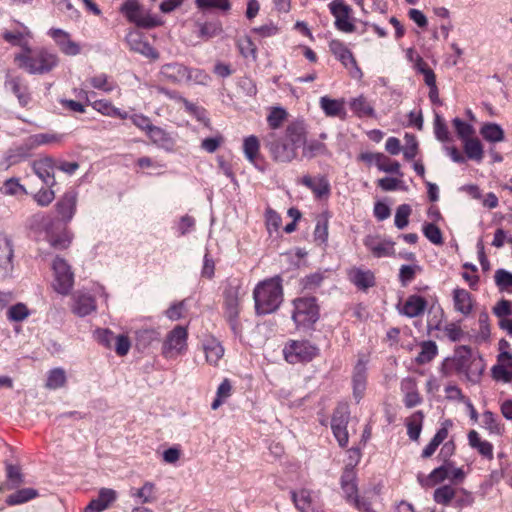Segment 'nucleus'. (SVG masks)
<instances>
[{"instance_id":"nucleus-56","label":"nucleus","mask_w":512,"mask_h":512,"mask_svg":"<svg viewBox=\"0 0 512 512\" xmlns=\"http://www.w3.org/2000/svg\"><path fill=\"white\" fill-rule=\"evenodd\" d=\"M6 476L9 483V488L11 489L16 488L23 483V475L21 474L19 466L7 464Z\"/></svg>"},{"instance_id":"nucleus-40","label":"nucleus","mask_w":512,"mask_h":512,"mask_svg":"<svg viewBox=\"0 0 512 512\" xmlns=\"http://www.w3.org/2000/svg\"><path fill=\"white\" fill-rule=\"evenodd\" d=\"M38 496V491L34 488H23L19 489L16 492L10 494L6 498V503L9 506H15L19 504L26 503Z\"/></svg>"},{"instance_id":"nucleus-37","label":"nucleus","mask_w":512,"mask_h":512,"mask_svg":"<svg viewBox=\"0 0 512 512\" xmlns=\"http://www.w3.org/2000/svg\"><path fill=\"white\" fill-rule=\"evenodd\" d=\"M424 413L421 410L414 412L406 422L407 434L413 441H417L422 431Z\"/></svg>"},{"instance_id":"nucleus-55","label":"nucleus","mask_w":512,"mask_h":512,"mask_svg":"<svg viewBox=\"0 0 512 512\" xmlns=\"http://www.w3.org/2000/svg\"><path fill=\"white\" fill-rule=\"evenodd\" d=\"M238 48H239L240 54L244 58H252L253 60H256L257 47L253 43V41L250 37L246 36L243 39H240L238 41Z\"/></svg>"},{"instance_id":"nucleus-28","label":"nucleus","mask_w":512,"mask_h":512,"mask_svg":"<svg viewBox=\"0 0 512 512\" xmlns=\"http://www.w3.org/2000/svg\"><path fill=\"white\" fill-rule=\"evenodd\" d=\"M96 310V302L89 294L74 295L73 312L80 317H85Z\"/></svg>"},{"instance_id":"nucleus-54","label":"nucleus","mask_w":512,"mask_h":512,"mask_svg":"<svg viewBox=\"0 0 512 512\" xmlns=\"http://www.w3.org/2000/svg\"><path fill=\"white\" fill-rule=\"evenodd\" d=\"M323 280H324V273L318 271V272L306 275L304 278H302L301 285L304 290L314 291L318 287L321 286Z\"/></svg>"},{"instance_id":"nucleus-58","label":"nucleus","mask_w":512,"mask_h":512,"mask_svg":"<svg viewBox=\"0 0 512 512\" xmlns=\"http://www.w3.org/2000/svg\"><path fill=\"white\" fill-rule=\"evenodd\" d=\"M485 365L481 357L478 360H473L467 370V377L469 381L476 384L480 381L481 375L483 374Z\"/></svg>"},{"instance_id":"nucleus-48","label":"nucleus","mask_w":512,"mask_h":512,"mask_svg":"<svg viewBox=\"0 0 512 512\" xmlns=\"http://www.w3.org/2000/svg\"><path fill=\"white\" fill-rule=\"evenodd\" d=\"M422 232L424 236L434 245L443 244V236L440 228L430 222H425L422 226Z\"/></svg>"},{"instance_id":"nucleus-26","label":"nucleus","mask_w":512,"mask_h":512,"mask_svg":"<svg viewBox=\"0 0 512 512\" xmlns=\"http://www.w3.org/2000/svg\"><path fill=\"white\" fill-rule=\"evenodd\" d=\"M366 366L361 360L358 361L354 368V374L352 378L353 382V396L356 399V402L362 399L364 391L366 389Z\"/></svg>"},{"instance_id":"nucleus-53","label":"nucleus","mask_w":512,"mask_h":512,"mask_svg":"<svg viewBox=\"0 0 512 512\" xmlns=\"http://www.w3.org/2000/svg\"><path fill=\"white\" fill-rule=\"evenodd\" d=\"M411 211L409 204H401L397 207L394 224L398 229H404L408 225Z\"/></svg>"},{"instance_id":"nucleus-45","label":"nucleus","mask_w":512,"mask_h":512,"mask_svg":"<svg viewBox=\"0 0 512 512\" xmlns=\"http://www.w3.org/2000/svg\"><path fill=\"white\" fill-rule=\"evenodd\" d=\"M456 496V490L450 485H443L435 489L433 499L436 503L447 506Z\"/></svg>"},{"instance_id":"nucleus-57","label":"nucleus","mask_w":512,"mask_h":512,"mask_svg":"<svg viewBox=\"0 0 512 512\" xmlns=\"http://www.w3.org/2000/svg\"><path fill=\"white\" fill-rule=\"evenodd\" d=\"M418 152V141L413 134H405L404 158L408 161L414 159Z\"/></svg>"},{"instance_id":"nucleus-36","label":"nucleus","mask_w":512,"mask_h":512,"mask_svg":"<svg viewBox=\"0 0 512 512\" xmlns=\"http://www.w3.org/2000/svg\"><path fill=\"white\" fill-rule=\"evenodd\" d=\"M292 500L298 510L301 512H313L314 507L312 505V494L307 489H301L300 491L291 492Z\"/></svg>"},{"instance_id":"nucleus-23","label":"nucleus","mask_w":512,"mask_h":512,"mask_svg":"<svg viewBox=\"0 0 512 512\" xmlns=\"http://www.w3.org/2000/svg\"><path fill=\"white\" fill-rule=\"evenodd\" d=\"M146 135L157 147L168 152L173 150L175 142L171 135L163 128L153 125Z\"/></svg>"},{"instance_id":"nucleus-27","label":"nucleus","mask_w":512,"mask_h":512,"mask_svg":"<svg viewBox=\"0 0 512 512\" xmlns=\"http://www.w3.org/2000/svg\"><path fill=\"white\" fill-rule=\"evenodd\" d=\"M464 156L466 160H472L481 163L484 157V149L481 141L476 137H471L462 141Z\"/></svg>"},{"instance_id":"nucleus-29","label":"nucleus","mask_w":512,"mask_h":512,"mask_svg":"<svg viewBox=\"0 0 512 512\" xmlns=\"http://www.w3.org/2000/svg\"><path fill=\"white\" fill-rule=\"evenodd\" d=\"M482 138L489 143H499L505 139L503 128L494 122L484 123L479 130Z\"/></svg>"},{"instance_id":"nucleus-11","label":"nucleus","mask_w":512,"mask_h":512,"mask_svg":"<svg viewBox=\"0 0 512 512\" xmlns=\"http://www.w3.org/2000/svg\"><path fill=\"white\" fill-rule=\"evenodd\" d=\"M78 192L70 188L56 202L55 211L57 213L58 224L67 225L70 223L77 211Z\"/></svg>"},{"instance_id":"nucleus-35","label":"nucleus","mask_w":512,"mask_h":512,"mask_svg":"<svg viewBox=\"0 0 512 512\" xmlns=\"http://www.w3.org/2000/svg\"><path fill=\"white\" fill-rule=\"evenodd\" d=\"M259 140L256 136L250 135L244 139L243 151L247 160L252 163L257 169L263 171V168L258 166L256 160L259 153Z\"/></svg>"},{"instance_id":"nucleus-42","label":"nucleus","mask_w":512,"mask_h":512,"mask_svg":"<svg viewBox=\"0 0 512 512\" xmlns=\"http://www.w3.org/2000/svg\"><path fill=\"white\" fill-rule=\"evenodd\" d=\"M204 351L207 362L212 365H216L224 355L223 346L214 339L204 345Z\"/></svg>"},{"instance_id":"nucleus-49","label":"nucleus","mask_w":512,"mask_h":512,"mask_svg":"<svg viewBox=\"0 0 512 512\" xmlns=\"http://www.w3.org/2000/svg\"><path fill=\"white\" fill-rule=\"evenodd\" d=\"M66 383V374L62 368H54L49 371L46 386L49 389H59Z\"/></svg>"},{"instance_id":"nucleus-32","label":"nucleus","mask_w":512,"mask_h":512,"mask_svg":"<svg viewBox=\"0 0 512 512\" xmlns=\"http://www.w3.org/2000/svg\"><path fill=\"white\" fill-rule=\"evenodd\" d=\"M455 309L464 315H468L473 308L472 296L465 289L457 288L453 291Z\"/></svg>"},{"instance_id":"nucleus-64","label":"nucleus","mask_w":512,"mask_h":512,"mask_svg":"<svg viewBox=\"0 0 512 512\" xmlns=\"http://www.w3.org/2000/svg\"><path fill=\"white\" fill-rule=\"evenodd\" d=\"M287 116V112L285 109L281 107H275L271 110L267 117V122L272 129H277L280 127L281 123Z\"/></svg>"},{"instance_id":"nucleus-19","label":"nucleus","mask_w":512,"mask_h":512,"mask_svg":"<svg viewBox=\"0 0 512 512\" xmlns=\"http://www.w3.org/2000/svg\"><path fill=\"white\" fill-rule=\"evenodd\" d=\"M301 183L309 188L318 199L328 196L331 191V186L326 176L312 178L309 175H305L302 177Z\"/></svg>"},{"instance_id":"nucleus-4","label":"nucleus","mask_w":512,"mask_h":512,"mask_svg":"<svg viewBox=\"0 0 512 512\" xmlns=\"http://www.w3.org/2000/svg\"><path fill=\"white\" fill-rule=\"evenodd\" d=\"M292 320L300 331H308L320 318V308L315 297H299L293 300Z\"/></svg>"},{"instance_id":"nucleus-17","label":"nucleus","mask_w":512,"mask_h":512,"mask_svg":"<svg viewBox=\"0 0 512 512\" xmlns=\"http://www.w3.org/2000/svg\"><path fill=\"white\" fill-rule=\"evenodd\" d=\"M13 243L8 237L0 239V278L8 277L13 270Z\"/></svg>"},{"instance_id":"nucleus-16","label":"nucleus","mask_w":512,"mask_h":512,"mask_svg":"<svg viewBox=\"0 0 512 512\" xmlns=\"http://www.w3.org/2000/svg\"><path fill=\"white\" fill-rule=\"evenodd\" d=\"M451 469L452 462L444 461L441 466L433 469L429 475L418 474L417 480L422 487H431L448 479Z\"/></svg>"},{"instance_id":"nucleus-52","label":"nucleus","mask_w":512,"mask_h":512,"mask_svg":"<svg viewBox=\"0 0 512 512\" xmlns=\"http://www.w3.org/2000/svg\"><path fill=\"white\" fill-rule=\"evenodd\" d=\"M30 315L29 309L24 303H16L7 310V318L12 322H21Z\"/></svg>"},{"instance_id":"nucleus-60","label":"nucleus","mask_w":512,"mask_h":512,"mask_svg":"<svg viewBox=\"0 0 512 512\" xmlns=\"http://www.w3.org/2000/svg\"><path fill=\"white\" fill-rule=\"evenodd\" d=\"M495 284L500 290H506L512 287V272L503 268L497 269L494 275Z\"/></svg>"},{"instance_id":"nucleus-13","label":"nucleus","mask_w":512,"mask_h":512,"mask_svg":"<svg viewBox=\"0 0 512 512\" xmlns=\"http://www.w3.org/2000/svg\"><path fill=\"white\" fill-rule=\"evenodd\" d=\"M56 165V159L51 156H45L33 161L32 170L47 187L52 188L56 185L54 175Z\"/></svg>"},{"instance_id":"nucleus-3","label":"nucleus","mask_w":512,"mask_h":512,"mask_svg":"<svg viewBox=\"0 0 512 512\" xmlns=\"http://www.w3.org/2000/svg\"><path fill=\"white\" fill-rule=\"evenodd\" d=\"M58 221L44 213L34 214L31 218V228L45 232V239L54 250L67 249L73 239V234L65 227H61Z\"/></svg>"},{"instance_id":"nucleus-44","label":"nucleus","mask_w":512,"mask_h":512,"mask_svg":"<svg viewBox=\"0 0 512 512\" xmlns=\"http://www.w3.org/2000/svg\"><path fill=\"white\" fill-rule=\"evenodd\" d=\"M60 136L56 134H50V133H39L31 135L26 140V147L28 149H32L41 145H46L55 141H59Z\"/></svg>"},{"instance_id":"nucleus-14","label":"nucleus","mask_w":512,"mask_h":512,"mask_svg":"<svg viewBox=\"0 0 512 512\" xmlns=\"http://www.w3.org/2000/svg\"><path fill=\"white\" fill-rule=\"evenodd\" d=\"M48 34L55 40L60 50L68 56H76L80 54V45L71 40L69 33L59 28H52Z\"/></svg>"},{"instance_id":"nucleus-25","label":"nucleus","mask_w":512,"mask_h":512,"mask_svg":"<svg viewBox=\"0 0 512 512\" xmlns=\"http://www.w3.org/2000/svg\"><path fill=\"white\" fill-rule=\"evenodd\" d=\"M126 40L131 50L138 52L150 59H157L159 57V53L156 51V49L148 42L143 41L139 34L130 33Z\"/></svg>"},{"instance_id":"nucleus-33","label":"nucleus","mask_w":512,"mask_h":512,"mask_svg":"<svg viewBox=\"0 0 512 512\" xmlns=\"http://www.w3.org/2000/svg\"><path fill=\"white\" fill-rule=\"evenodd\" d=\"M351 111L358 117H375V110L366 97L360 95L351 99L349 103Z\"/></svg>"},{"instance_id":"nucleus-7","label":"nucleus","mask_w":512,"mask_h":512,"mask_svg":"<svg viewBox=\"0 0 512 512\" xmlns=\"http://www.w3.org/2000/svg\"><path fill=\"white\" fill-rule=\"evenodd\" d=\"M224 317L228 322L234 336L240 337L242 334V325L239 320L241 312L240 306V288L229 285L224 291Z\"/></svg>"},{"instance_id":"nucleus-51","label":"nucleus","mask_w":512,"mask_h":512,"mask_svg":"<svg viewBox=\"0 0 512 512\" xmlns=\"http://www.w3.org/2000/svg\"><path fill=\"white\" fill-rule=\"evenodd\" d=\"M134 24L139 28L152 29L157 26H160L162 24V21L158 16L142 10Z\"/></svg>"},{"instance_id":"nucleus-22","label":"nucleus","mask_w":512,"mask_h":512,"mask_svg":"<svg viewBox=\"0 0 512 512\" xmlns=\"http://www.w3.org/2000/svg\"><path fill=\"white\" fill-rule=\"evenodd\" d=\"M5 86L8 87L12 93L17 97L19 104L25 107L30 102V94L28 87L23 83L21 77H12L7 75L5 80Z\"/></svg>"},{"instance_id":"nucleus-63","label":"nucleus","mask_w":512,"mask_h":512,"mask_svg":"<svg viewBox=\"0 0 512 512\" xmlns=\"http://www.w3.org/2000/svg\"><path fill=\"white\" fill-rule=\"evenodd\" d=\"M154 484L145 482L144 485L132 492V496L138 498L141 503H150L153 500Z\"/></svg>"},{"instance_id":"nucleus-9","label":"nucleus","mask_w":512,"mask_h":512,"mask_svg":"<svg viewBox=\"0 0 512 512\" xmlns=\"http://www.w3.org/2000/svg\"><path fill=\"white\" fill-rule=\"evenodd\" d=\"M188 333L185 327L176 326L166 336L162 345V355L166 359L175 358L186 351Z\"/></svg>"},{"instance_id":"nucleus-38","label":"nucleus","mask_w":512,"mask_h":512,"mask_svg":"<svg viewBox=\"0 0 512 512\" xmlns=\"http://www.w3.org/2000/svg\"><path fill=\"white\" fill-rule=\"evenodd\" d=\"M420 348L421 350L415 358V362L419 365L431 362L438 354V347L432 340L423 341Z\"/></svg>"},{"instance_id":"nucleus-12","label":"nucleus","mask_w":512,"mask_h":512,"mask_svg":"<svg viewBox=\"0 0 512 512\" xmlns=\"http://www.w3.org/2000/svg\"><path fill=\"white\" fill-rule=\"evenodd\" d=\"M329 10L335 17V27L345 33L355 31V25L350 21L352 9L344 0H333L329 4Z\"/></svg>"},{"instance_id":"nucleus-30","label":"nucleus","mask_w":512,"mask_h":512,"mask_svg":"<svg viewBox=\"0 0 512 512\" xmlns=\"http://www.w3.org/2000/svg\"><path fill=\"white\" fill-rule=\"evenodd\" d=\"M331 53L339 60L346 68H349V63H354V56L348 47L340 40H332L329 43Z\"/></svg>"},{"instance_id":"nucleus-31","label":"nucleus","mask_w":512,"mask_h":512,"mask_svg":"<svg viewBox=\"0 0 512 512\" xmlns=\"http://www.w3.org/2000/svg\"><path fill=\"white\" fill-rule=\"evenodd\" d=\"M160 333L154 328L139 329L135 332L136 348L139 351L147 349L154 341H158Z\"/></svg>"},{"instance_id":"nucleus-59","label":"nucleus","mask_w":512,"mask_h":512,"mask_svg":"<svg viewBox=\"0 0 512 512\" xmlns=\"http://www.w3.org/2000/svg\"><path fill=\"white\" fill-rule=\"evenodd\" d=\"M434 134L436 139L441 142H447L450 140L448 127L442 117L438 114L435 115L434 119Z\"/></svg>"},{"instance_id":"nucleus-62","label":"nucleus","mask_w":512,"mask_h":512,"mask_svg":"<svg viewBox=\"0 0 512 512\" xmlns=\"http://www.w3.org/2000/svg\"><path fill=\"white\" fill-rule=\"evenodd\" d=\"M483 423L484 427L489 430L490 433L497 435L502 433V427L493 412L487 410L483 413Z\"/></svg>"},{"instance_id":"nucleus-18","label":"nucleus","mask_w":512,"mask_h":512,"mask_svg":"<svg viewBox=\"0 0 512 512\" xmlns=\"http://www.w3.org/2000/svg\"><path fill=\"white\" fill-rule=\"evenodd\" d=\"M364 245L376 258L391 257L395 254V243L391 240H378L375 237L368 236L364 240Z\"/></svg>"},{"instance_id":"nucleus-41","label":"nucleus","mask_w":512,"mask_h":512,"mask_svg":"<svg viewBox=\"0 0 512 512\" xmlns=\"http://www.w3.org/2000/svg\"><path fill=\"white\" fill-rule=\"evenodd\" d=\"M303 147V156L312 159L319 155H326L328 153L327 146L319 140H310L304 142L301 146Z\"/></svg>"},{"instance_id":"nucleus-6","label":"nucleus","mask_w":512,"mask_h":512,"mask_svg":"<svg viewBox=\"0 0 512 512\" xmlns=\"http://www.w3.org/2000/svg\"><path fill=\"white\" fill-rule=\"evenodd\" d=\"M320 348L309 340H289L283 348L285 360L290 364L308 363L318 357Z\"/></svg>"},{"instance_id":"nucleus-34","label":"nucleus","mask_w":512,"mask_h":512,"mask_svg":"<svg viewBox=\"0 0 512 512\" xmlns=\"http://www.w3.org/2000/svg\"><path fill=\"white\" fill-rule=\"evenodd\" d=\"M320 107L325 115L329 117L345 115L343 100L332 99L328 96H323L320 98Z\"/></svg>"},{"instance_id":"nucleus-1","label":"nucleus","mask_w":512,"mask_h":512,"mask_svg":"<svg viewBox=\"0 0 512 512\" xmlns=\"http://www.w3.org/2000/svg\"><path fill=\"white\" fill-rule=\"evenodd\" d=\"M306 137V129L303 122L289 124L283 135L272 132L265 139V146L271 158L277 163H290L297 157Z\"/></svg>"},{"instance_id":"nucleus-8","label":"nucleus","mask_w":512,"mask_h":512,"mask_svg":"<svg viewBox=\"0 0 512 512\" xmlns=\"http://www.w3.org/2000/svg\"><path fill=\"white\" fill-rule=\"evenodd\" d=\"M54 273L53 288L61 295H68L73 288L74 274L71 266L61 257H56L52 263Z\"/></svg>"},{"instance_id":"nucleus-43","label":"nucleus","mask_w":512,"mask_h":512,"mask_svg":"<svg viewBox=\"0 0 512 512\" xmlns=\"http://www.w3.org/2000/svg\"><path fill=\"white\" fill-rule=\"evenodd\" d=\"M415 69L424 77L425 84L431 88L436 87V75L434 71L427 65L423 58L419 55L416 56Z\"/></svg>"},{"instance_id":"nucleus-39","label":"nucleus","mask_w":512,"mask_h":512,"mask_svg":"<svg viewBox=\"0 0 512 512\" xmlns=\"http://www.w3.org/2000/svg\"><path fill=\"white\" fill-rule=\"evenodd\" d=\"M197 27H198V32H197L198 37H200L204 40H209L211 38L219 36L223 32L222 24L218 20L204 22V23H198Z\"/></svg>"},{"instance_id":"nucleus-5","label":"nucleus","mask_w":512,"mask_h":512,"mask_svg":"<svg viewBox=\"0 0 512 512\" xmlns=\"http://www.w3.org/2000/svg\"><path fill=\"white\" fill-rule=\"evenodd\" d=\"M15 62L19 67L32 75H43L52 71L58 65L56 54L41 48L33 52V57L27 55H15Z\"/></svg>"},{"instance_id":"nucleus-20","label":"nucleus","mask_w":512,"mask_h":512,"mask_svg":"<svg viewBox=\"0 0 512 512\" xmlns=\"http://www.w3.org/2000/svg\"><path fill=\"white\" fill-rule=\"evenodd\" d=\"M426 307V299L422 296L413 294L406 299L403 307L399 309V312L408 318H415L423 314L426 310Z\"/></svg>"},{"instance_id":"nucleus-15","label":"nucleus","mask_w":512,"mask_h":512,"mask_svg":"<svg viewBox=\"0 0 512 512\" xmlns=\"http://www.w3.org/2000/svg\"><path fill=\"white\" fill-rule=\"evenodd\" d=\"M160 74L174 84L182 83L191 76L190 68L177 62L162 65Z\"/></svg>"},{"instance_id":"nucleus-61","label":"nucleus","mask_w":512,"mask_h":512,"mask_svg":"<svg viewBox=\"0 0 512 512\" xmlns=\"http://www.w3.org/2000/svg\"><path fill=\"white\" fill-rule=\"evenodd\" d=\"M196 225V220L194 217L190 215H184L180 217L179 221L176 224V231L178 236H185L194 230Z\"/></svg>"},{"instance_id":"nucleus-24","label":"nucleus","mask_w":512,"mask_h":512,"mask_svg":"<svg viewBox=\"0 0 512 512\" xmlns=\"http://www.w3.org/2000/svg\"><path fill=\"white\" fill-rule=\"evenodd\" d=\"M340 484L347 501H351L358 493L356 472L353 465H347L344 468L340 478Z\"/></svg>"},{"instance_id":"nucleus-47","label":"nucleus","mask_w":512,"mask_h":512,"mask_svg":"<svg viewBox=\"0 0 512 512\" xmlns=\"http://www.w3.org/2000/svg\"><path fill=\"white\" fill-rule=\"evenodd\" d=\"M120 12L131 23H134L142 12V8L137 0H126L120 7Z\"/></svg>"},{"instance_id":"nucleus-2","label":"nucleus","mask_w":512,"mask_h":512,"mask_svg":"<svg viewBox=\"0 0 512 512\" xmlns=\"http://www.w3.org/2000/svg\"><path fill=\"white\" fill-rule=\"evenodd\" d=\"M254 308L258 316L276 312L281 306L284 293L280 276L259 282L253 290Z\"/></svg>"},{"instance_id":"nucleus-50","label":"nucleus","mask_w":512,"mask_h":512,"mask_svg":"<svg viewBox=\"0 0 512 512\" xmlns=\"http://www.w3.org/2000/svg\"><path fill=\"white\" fill-rule=\"evenodd\" d=\"M422 268L417 265H402L399 269L398 278L403 287H406L409 283H411L417 272H420Z\"/></svg>"},{"instance_id":"nucleus-10","label":"nucleus","mask_w":512,"mask_h":512,"mask_svg":"<svg viewBox=\"0 0 512 512\" xmlns=\"http://www.w3.org/2000/svg\"><path fill=\"white\" fill-rule=\"evenodd\" d=\"M350 419V409L347 403H339L331 418V429L340 447H346L349 436L347 425Z\"/></svg>"},{"instance_id":"nucleus-21","label":"nucleus","mask_w":512,"mask_h":512,"mask_svg":"<svg viewBox=\"0 0 512 512\" xmlns=\"http://www.w3.org/2000/svg\"><path fill=\"white\" fill-rule=\"evenodd\" d=\"M349 280L359 289L366 291L375 285V275L371 270L353 268L349 271Z\"/></svg>"},{"instance_id":"nucleus-46","label":"nucleus","mask_w":512,"mask_h":512,"mask_svg":"<svg viewBox=\"0 0 512 512\" xmlns=\"http://www.w3.org/2000/svg\"><path fill=\"white\" fill-rule=\"evenodd\" d=\"M452 125L455 129V132L458 138L462 141L469 139L474 136L475 128L470 123L465 122L461 118H454L452 120Z\"/></svg>"}]
</instances>
